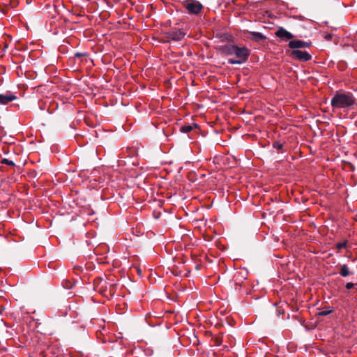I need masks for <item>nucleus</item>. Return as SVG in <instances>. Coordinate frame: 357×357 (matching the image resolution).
Here are the masks:
<instances>
[{
  "instance_id": "nucleus-1",
  "label": "nucleus",
  "mask_w": 357,
  "mask_h": 357,
  "mask_svg": "<svg viewBox=\"0 0 357 357\" xmlns=\"http://www.w3.org/2000/svg\"><path fill=\"white\" fill-rule=\"evenodd\" d=\"M356 102V98L350 92L337 91L331 98V104L333 109H349Z\"/></svg>"
},
{
  "instance_id": "nucleus-2",
  "label": "nucleus",
  "mask_w": 357,
  "mask_h": 357,
  "mask_svg": "<svg viewBox=\"0 0 357 357\" xmlns=\"http://www.w3.org/2000/svg\"><path fill=\"white\" fill-rule=\"evenodd\" d=\"M233 55L236 56V59L230 58L228 59V63L232 65L242 64L248 60L250 56V50L246 47L236 45Z\"/></svg>"
},
{
  "instance_id": "nucleus-3",
  "label": "nucleus",
  "mask_w": 357,
  "mask_h": 357,
  "mask_svg": "<svg viewBox=\"0 0 357 357\" xmlns=\"http://www.w3.org/2000/svg\"><path fill=\"white\" fill-rule=\"evenodd\" d=\"M185 36V33L181 29H172L166 33L167 39L174 41H180Z\"/></svg>"
},
{
  "instance_id": "nucleus-4",
  "label": "nucleus",
  "mask_w": 357,
  "mask_h": 357,
  "mask_svg": "<svg viewBox=\"0 0 357 357\" xmlns=\"http://www.w3.org/2000/svg\"><path fill=\"white\" fill-rule=\"evenodd\" d=\"M291 55L301 61H307L312 58L311 55L308 52L299 50H292Z\"/></svg>"
},
{
  "instance_id": "nucleus-5",
  "label": "nucleus",
  "mask_w": 357,
  "mask_h": 357,
  "mask_svg": "<svg viewBox=\"0 0 357 357\" xmlns=\"http://www.w3.org/2000/svg\"><path fill=\"white\" fill-rule=\"evenodd\" d=\"M202 5L197 1H191L186 3L185 8L190 13L198 14L202 9Z\"/></svg>"
},
{
  "instance_id": "nucleus-6",
  "label": "nucleus",
  "mask_w": 357,
  "mask_h": 357,
  "mask_svg": "<svg viewBox=\"0 0 357 357\" xmlns=\"http://www.w3.org/2000/svg\"><path fill=\"white\" fill-rule=\"evenodd\" d=\"M275 36L282 41H287L294 38V35L283 27H280L277 30Z\"/></svg>"
},
{
  "instance_id": "nucleus-7",
  "label": "nucleus",
  "mask_w": 357,
  "mask_h": 357,
  "mask_svg": "<svg viewBox=\"0 0 357 357\" xmlns=\"http://www.w3.org/2000/svg\"><path fill=\"white\" fill-rule=\"evenodd\" d=\"M310 45H311L310 42L308 43V42L300 40H291L289 43V47L291 49H292L293 50H297V49H301V48H307Z\"/></svg>"
},
{
  "instance_id": "nucleus-8",
  "label": "nucleus",
  "mask_w": 357,
  "mask_h": 357,
  "mask_svg": "<svg viewBox=\"0 0 357 357\" xmlns=\"http://www.w3.org/2000/svg\"><path fill=\"white\" fill-rule=\"evenodd\" d=\"M17 97L10 93H7L6 94H0V104L1 105H6L10 102L15 100Z\"/></svg>"
},
{
  "instance_id": "nucleus-9",
  "label": "nucleus",
  "mask_w": 357,
  "mask_h": 357,
  "mask_svg": "<svg viewBox=\"0 0 357 357\" xmlns=\"http://www.w3.org/2000/svg\"><path fill=\"white\" fill-rule=\"evenodd\" d=\"M236 47V45H224L222 47V53L227 56L233 55L234 51Z\"/></svg>"
},
{
  "instance_id": "nucleus-10",
  "label": "nucleus",
  "mask_w": 357,
  "mask_h": 357,
  "mask_svg": "<svg viewBox=\"0 0 357 357\" xmlns=\"http://www.w3.org/2000/svg\"><path fill=\"white\" fill-rule=\"evenodd\" d=\"M250 38L255 42H259L266 39V37L261 33L255 31L250 32Z\"/></svg>"
},
{
  "instance_id": "nucleus-11",
  "label": "nucleus",
  "mask_w": 357,
  "mask_h": 357,
  "mask_svg": "<svg viewBox=\"0 0 357 357\" xmlns=\"http://www.w3.org/2000/svg\"><path fill=\"white\" fill-rule=\"evenodd\" d=\"M339 273L341 276L346 278L351 274H353L352 272L350 271L349 268L347 265L343 264L340 266V270Z\"/></svg>"
},
{
  "instance_id": "nucleus-12",
  "label": "nucleus",
  "mask_w": 357,
  "mask_h": 357,
  "mask_svg": "<svg viewBox=\"0 0 357 357\" xmlns=\"http://www.w3.org/2000/svg\"><path fill=\"white\" fill-rule=\"evenodd\" d=\"M333 312V309L330 307H324L320 310L318 312V315L321 317L326 316Z\"/></svg>"
},
{
  "instance_id": "nucleus-13",
  "label": "nucleus",
  "mask_w": 357,
  "mask_h": 357,
  "mask_svg": "<svg viewBox=\"0 0 357 357\" xmlns=\"http://www.w3.org/2000/svg\"><path fill=\"white\" fill-rule=\"evenodd\" d=\"M193 126L191 125H184L180 128L181 132L188 133L192 130Z\"/></svg>"
},
{
  "instance_id": "nucleus-14",
  "label": "nucleus",
  "mask_w": 357,
  "mask_h": 357,
  "mask_svg": "<svg viewBox=\"0 0 357 357\" xmlns=\"http://www.w3.org/2000/svg\"><path fill=\"white\" fill-rule=\"evenodd\" d=\"M347 245V241L338 243L336 245V248L339 250L346 248Z\"/></svg>"
},
{
  "instance_id": "nucleus-15",
  "label": "nucleus",
  "mask_w": 357,
  "mask_h": 357,
  "mask_svg": "<svg viewBox=\"0 0 357 357\" xmlns=\"http://www.w3.org/2000/svg\"><path fill=\"white\" fill-rule=\"evenodd\" d=\"M96 290L100 292L101 294H104L105 290H103V284H98L96 286Z\"/></svg>"
},
{
  "instance_id": "nucleus-16",
  "label": "nucleus",
  "mask_w": 357,
  "mask_h": 357,
  "mask_svg": "<svg viewBox=\"0 0 357 357\" xmlns=\"http://www.w3.org/2000/svg\"><path fill=\"white\" fill-rule=\"evenodd\" d=\"M273 146L274 148L277 149L278 150H280L283 147V144L279 142H275Z\"/></svg>"
},
{
  "instance_id": "nucleus-17",
  "label": "nucleus",
  "mask_w": 357,
  "mask_h": 357,
  "mask_svg": "<svg viewBox=\"0 0 357 357\" xmlns=\"http://www.w3.org/2000/svg\"><path fill=\"white\" fill-rule=\"evenodd\" d=\"M2 162L4 163V164H6V165H12V166L15 165V164H14V162L13 161L9 160L8 159H3L2 160Z\"/></svg>"
},
{
  "instance_id": "nucleus-18",
  "label": "nucleus",
  "mask_w": 357,
  "mask_h": 357,
  "mask_svg": "<svg viewBox=\"0 0 357 357\" xmlns=\"http://www.w3.org/2000/svg\"><path fill=\"white\" fill-rule=\"evenodd\" d=\"M345 287L347 289H351L354 287V284L352 282H348L346 284Z\"/></svg>"
},
{
  "instance_id": "nucleus-19",
  "label": "nucleus",
  "mask_w": 357,
  "mask_h": 357,
  "mask_svg": "<svg viewBox=\"0 0 357 357\" xmlns=\"http://www.w3.org/2000/svg\"><path fill=\"white\" fill-rule=\"evenodd\" d=\"M326 39H329V38H331V36H327L326 37Z\"/></svg>"
}]
</instances>
